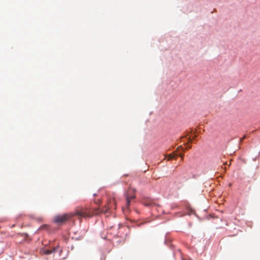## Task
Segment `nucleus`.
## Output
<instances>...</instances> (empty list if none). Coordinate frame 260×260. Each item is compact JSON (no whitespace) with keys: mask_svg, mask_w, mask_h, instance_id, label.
<instances>
[{"mask_svg":"<svg viewBox=\"0 0 260 260\" xmlns=\"http://www.w3.org/2000/svg\"><path fill=\"white\" fill-rule=\"evenodd\" d=\"M57 250V248H54L53 250H46L44 252L45 254H51L52 252H55Z\"/></svg>","mask_w":260,"mask_h":260,"instance_id":"obj_4","label":"nucleus"},{"mask_svg":"<svg viewBox=\"0 0 260 260\" xmlns=\"http://www.w3.org/2000/svg\"><path fill=\"white\" fill-rule=\"evenodd\" d=\"M135 198V195H131L130 196L129 194H127L126 195V208H128V207L130 205V204H131V201L134 199Z\"/></svg>","mask_w":260,"mask_h":260,"instance_id":"obj_3","label":"nucleus"},{"mask_svg":"<svg viewBox=\"0 0 260 260\" xmlns=\"http://www.w3.org/2000/svg\"><path fill=\"white\" fill-rule=\"evenodd\" d=\"M113 206L114 209L116 208V201L114 198L110 199L108 202L107 205L102 209L95 208L91 210L87 207H78L76 209L74 213H70L63 215H57L54 217L53 220L54 222L57 224H62L72 218L75 215L78 216L79 219L81 218H90L93 215H98L101 213L106 214L108 212L109 209L112 208Z\"/></svg>","mask_w":260,"mask_h":260,"instance_id":"obj_1","label":"nucleus"},{"mask_svg":"<svg viewBox=\"0 0 260 260\" xmlns=\"http://www.w3.org/2000/svg\"><path fill=\"white\" fill-rule=\"evenodd\" d=\"M246 138V136H244L241 139V141H242L243 140H244L245 138Z\"/></svg>","mask_w":260,"mask_h":260,"instance_id":"obj_9","label":"nucleus"},{"mask_svg":"<svg viewBox=\"0 0 260 260\" xmlns=\"http://www.w3.org/2000/svg\"><path fill=\"white\" fill-rule=\"evenodd\" d=\"M180 148H182V147L181 146H179L177 148V150H179Z\"/></svg>","mask_w":260,"mask_h":260,"instance_id":"obj_8","label":"nucleus"},{"mask_svg":"<svg viewBox=\"0 0 260 260\" xmlns=\"http://www.w3.org/2000/svg\"><path fill=\"white\" fill-rule=\"evenodd\" d=\"M175 156H176L175 154H170L169 155H166V157H167L168 160H170L173 159V158H174L175 157Z\"/></svg>","mask_w":260,"mask_h":260,"instance_id":"obj_5","label":"nucleus"},{"mask_svg":"<svg viewBox=\"0 0 260 260\" xmlns=\"http://www.w3.org/2000/svg\"><path fill=\"white\" fill-rule=\"evenodd\" d=\"M191 142H192V139L189 138V140H188V142L191 143Z\"/></svg>","mask_w":260,"mask_h":260,"instance_id":"obj_7","label":"nucleus"},{"mask_svg":"<svg viewBox=\"0 0 260 260\" xmlns=\"http://www.w3.org/2000/svg\"><path fill=\"white\" fill-rule=\"evenodd\" d=\"M142 204L145 206L152 207L155 204L152 200L150 199H144L142 201Z\"/></svg>","mask_w":260,"mask_h":260,"instance_id":"obj_2","label":"nucleus"},{"mask_svg":"<svg viewBox=\"0 0 260 260\" xmlns=\"http://www.w3.org/2000/svg\"><path fill=\"white\" fill-rule=\"evenodd\" d=\"M179 156L182 159L183 157V154H179Z\"/></svg>","mask_w":260,"mask_h":260,"instance_id":"obj_6","label":"nucleus"}]
</instances>
